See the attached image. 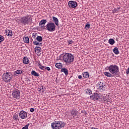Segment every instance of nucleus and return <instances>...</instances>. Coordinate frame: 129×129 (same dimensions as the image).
<instances>
[{
	"instance_id": "nucleus-1",
	"label": "nucleus",
	"mask_w": 129,
	"mask_h": 129,
	"mask_svg": "<svg viewBox=\"0 0 129 129\" xmlns=\"http://www.w3.org/2000/svg\"><path fill=\"white\" fill-rule=\"evenodd\" d=\"M62 60L65 63H72L74 61V56L71 53H66L62 57Z\"/></svg>"
},
{
	"instance_id": "nucleus-44",
	"label": "nucleus",
	"mask_w": 129,
	"mask_h": 129,
	"mask_svg": "<svg viewBox=\"0 0 129 129\" xmlns=\"http://www.w3.org/2000/svg\"><path fill=\"white\" fill-rule=\"evenodd\" d=\"M91 129H98V128L93 127H91Z\"/></svg>"
},
{
	"instance_id": "nucleus-3",
	"label": "nucleus",
	"mask_w": 129,
	"mask_h": 129,
	"mask_svg": "<svg viewBox=\"0 0 129 129\" xmlns=\"http://www.w3.org/2000/svg\"><path fill=\"white\" fill-rule=\"evenodd\" d=\"M108 70L110 73H111V74L114 75V76H116V75H118V72H119L118 67H117L116 65H110L108 67Z\"/></svg>"
},
{
	"instance_id": "nucleus-26",
	"label": "nucleus",
	"mask_w": 129,
	"mask_h": 129,
	"mask_svg": "<svg viewBox=\"0 0 129 129\" xmlns=\"http://www.w3.org/2000/svg\"><path fill=\"white\" fill-rule=\"evenodd\" d=\"M23 40L24 41V43H26V44H28V43H29L30 39L28 36L24 37Z\"/></svg>"
},
{
	"instance_id": "nucleus-15",
	"label": "nucleus",
	"mask_w": 129,
	"mask_h": 129,
	"mask_svg": "<svg viewBox=\"0 0 129 129\" xmlns=\"http://www.w3.org/2000/svg\"><path fill=\"white\" fill-rule=\"evenodd\" d=\"M22 73H24L23 70H17L14 72V75L16 76H18V74H22Z\"/></svg>"
},
{
	"instance_id": "nucleus-21",
	"label": "nucleus",
	"mask_w": 129,
	"mask_h": 129,
	"mask_svg": "<svg viewBox=\"0 0 129 129\" xmlns=\"http://www.w3.org/2000/svg\"><path fill=\"white\" fill-rule=\"evenodd\" d=\"M83 76L84 77V78H88V77H89V73L88 72H83Z\"/></svg>"
},
{
	"instance_id": "nucleus-9",
	"label": "nucleus",
	"mask_w": 129,
	"mask_h": 129,
	"mask_svg": "<svg viewBox=\"0 0 129 129\" xmlns=\"http://www.w3.org/2000/svg\"><path fill=\"white\" fill-rule=\"evenodd\" d=\"M68 6L70 9H75L77 7V2L75 1H69L68 3Z\"/></svg>"
},
{
	"instance_id": "nucleus-16",
	"label": "nucleus",
	"mask_w": 129,
	"mask_h": 129,
	"mask_svg": "<svg viewBox=\"0 0 129 129\" xmlns=\"http://www.w3.org/2000/svg\"><path fill=\"white\" fill-rule=\"evenodd\" d=\"M35 52H37V53H41V51H42V48L40 46H36L35 48Z\"/></svg>"
},
{
	"instance_id": "nucleus-4",
	"label": "nucleus",
	"mask_w": 129,
	"mask_h": 129,
	"mask_svg": "<svg viewBox=\"0 0 129 129\" xmlns=\"http://www.w3.org/2000/svg\"><path fill=\"white\" fill-rule=\"evenodd\" d=\"M13 79V76L11 73H5L3 75V80L6 82V83H9L11 82V80Z\"/></svg>"
},
{
	"instance_id": "nucleus-30",
	"label": "nucleus",
	"mask_w": 129,
	"mask_h": 129,
	"mask_svg": "<svg viewBox=\"0 0 129 129\" xmlns=\"http://www.w3.org/2000/svg\"><path fill=\"white\" fill-rule=\"evenodd\" d=\"M36 39L38 42H42L43 41V38L41 36H37Z\"/></svg>"
},
{
	"instance_id": "nucleus-27",
	"label": "nucleus",
	"mask_w": 129,
	"mask_h": 129,
	"mask_svg": "<svg viewBox=\"0 0 129 129\" xmlns=\"http://www.w3.org/2000/svg\"><path fill=\"white\" fill-rule=\"evenodd\" d=\"M108 43L110 44V45H113L114 43H115V41H114L113 39L111 38L109 39Z\"/></svg>"
},
{
	"instance_id": "nucleus-24",
	"label": "nucleus",
	"mask_w": 129,
	"mask_h": 129,
	"mask_svg": "<svg viewBox=\"0 0 129 129\" xmlns=\"http://www.w3.org/2000/svg\"><path fill=\"white\" fill-rule=\"evenodd\" d=\"M120 10V7H118L117 8H115L112 10L113 14H115V13H118Z\"/></svg>"
},
{
	"instance_id": "nucleus-46",
	"label": "nucleus",
	"mask_w": 129,
	"mask_h": 129,
	"mask_svg": "<svg viewBox=\"0 0 129 129\" xmlns=\"http://www.w3.org/2000/svg\"><path fill=\"white\" fill-rule=\"evenodd\" d=\"M27 81H30V80L28 79V80H27Z\"/></svg>"
},
{
	"instance_id": "nucleus-20",
	"label": "nucleus",
	"mask_w": 129,
	"mask_h": 129,
	"mask_svg": "<svg viewBox=\"0 0 129 129\" xmlns=\"http://www.w3.org/2000/svg\"><path fill=\"white\" fill-rule=\"evenodd\" d=\"M113 52L115 55H118V54H119V51H118V48L117 47H114V49H113Z\"/></svg>"
},
{
	"instance_id": "nucleus-47",
	"label": "nucleus",
	"mask_w": 129,
	"mask_h": 129,
	"mask_svg": "<svg viewBox=\"0 0 129 129\" xmlns=\"http://www.w3.org/2000/svg\"><path fill=\"white\" fill-rule=\"evenodd\" d=\"M59 1H62V0H59Z\"/></svg>"
},
{
	"instance_id": "nucleus-38",
	"label": "nucleus",
	"mask_w": 129,
	"mask_h": 129,
	"mask_svg": "<svg viewBox=\"0 0 129 129\" xmlns=\"http://www.w3.org/2000/svg\"><path fill=\"white\" fill-rule=\"evenodd\" d=\"M68 43L69 45H71V44H72L73 43V41H72V40H69L68 41Z\"/></svg>"
},
{
	"instance_id": "nucleus-43",
	"label": "nucleus",
	"mask_w": 129,
	"mask_h": 129,
	"mask_svg": "<svg viewBox=\"0 0 129 129\" xmlns=\"http://www.w3.org/2000/svg\"><path fill=\"white\" fill-rule=\"evenodd\" d=\"M78 78H79V79H81L82 78V76L79 75V76H78Z\"/></svg>"
},
{
	"instance_id": "nucleus-10",
	"label": "nucleus",
	"mask_w": 129,
	"mask_h": 129,
	"mask_svg": "<svg viewBox=\"0 0 129 129\" xmlns=\"http://www.w3.org/2000/svg\"><path fill=\"white\" fill-rule=\"evenodd\" d=\"M19 116L22 119H25L27 117V112L24 110L21 111L19 113Z\"/></svg>"
},
{
	"instance_id": "nucleus-25",
	"label": "nucleus",
	"mask_w": 129,
	"mask_h": 129,
	"mask_svg": "<svg viewBox=\"0 0 129 129\" xmlns=\"http://www.w3.org/2000/svg\"><path fill=\"white\" fill-rule=\"evenodd\" d=\"M78 112L76 111V110L73 109L71 111V114L72 115H74L75 116H76L77 115Z\"/></svg>"
},
{
	"instance_id": "nucleus-45",
	"label": "nucleus",
	"mask_w": 129,
	"mask_h": 129,
	"mask_svg": "<svg viewBox=\"0 0 129 129\" xmlns=\"http://www.w3.org/2000/svg\"><path fill=\"white\" fill-rule=\"evenodd\" d=\"M31 42H33V39H32V40H31Z\"/></svg>"
},
{
	"instance_id": "nucleus-19",
	"label": "nucleus",
	"mask_w": 129,
	"mask_h": 129,
	"mask_svg": "<svg viewBox=\"0 0 129 129\" xmlns=\"http://www.w3.org/2000/svg\"><path fill=\"white\" fill-rule=\"evenodd\" d=\"M61 72H63L66 76L68 75V70L65 68H61Z\"/></svg>"
},
{
	"instance_id": "nucleus-39",
	"label": "nucleus",
	"mask_w": 129,
	"mask_h": 129,
	"mask_svg": "<svg viewBox=\"0 0 129 129\" xmlns=\"http://www.w3.org/2000/svg\"><path fill=\"white\" fill-rule=\"evenodd\" d=\"M30 111L31 112H34V111H35V109L34 108H31L30 109Z\"/></svg>"
},
{
	"instance_id": "nucleus-22",
	"label": "nucleus",
	"mask_w": 129,
	"mask_h": 129,
	"mask_svg": "<svg viewBox=\"0 0 129 129\" xmlns=\"http://www.w3.org/2000/svg\"><path fill=\"white\" fill-rule=\"evenodd\" d=\"M47 23V20L43 19L41 20V21L39 22V26H43V25H45Z\"/></svg>"
},
{
	"instance_id": "nucleus-18",
	"label": "nucleus",
	"mask_w": 129,
	"mask_h": 129,
	"mask_svg": "<svg viewBox=\"0 0 129 129\" xmlns=\"http://www.w3.org/2000/svg\"><path fill=\"white\" fill-rule=\"evenodd\" d=\"M23 62L24 64H29V58H28V57H24L23 59Z\"/></svg>"
},
{
	"instance_id": "nucleus-31",
	"label": "nucleus",
	"mask_w": 129,
	"mask_h": 129,
	"mask_svg": "<svg viewBox=\"0 0 129 129\" xmlns=\"http://www.w3.org/2000/svg\"><path fill=\"white\" fill-rule=\"evenodd\" d=\"M33 44L35 45L36 46H38V45H39V46H42V43H39V41H33Z\"/></svg>"
},
{
	"instance_id": "nucleus-14",
	"label": "nucleus",
	"mask_w": 129,
	"mask_h": 129,
	"mask_svg": "<svg viewBox=\"0 0 129 129\" xmlns=\"http://www.w3.org/2000/svg\"><path fill=\"white\" fill-rule=\"evenodd\" d=\"M104 74L105 76H107V77H114V75L108 72H104Z\"/></svg>"
},
{
	"instance_id": "nucleus-11",
	"label": "nucleus",
	"mask_w": 129,
	"mask_h": 129,
	"mask_svg": "<svg viewBox=\"0 0 129 129\" xmlns=\"http://www.w3.org/2000/svg\"><path fill=\"white\" fill-rule=\"evenodd\" d=\"M97 87L99 88L101 91H104V90H105V84L101 82L98 83Z\"/></svg>"
},
{
	"instance_id": "nucleus-12",
	"label": "nucleus",
	"mask_w": 129,
	"mask_h": 129,
	"mask_svg": "<svg viewBox=\"0 0 129 129\" xmlns=\"http://www.w3.org/2000/svg\"><path fill=\"white\" fill-rule=\"evenodd\" d=\"M52 20L54 22L55 25H56V26H59V20H58V18H57V17L53 16Z\"/></svg>"
},
{
	"instance_id": "nucleus-29",
	"label": "nucleus",
	"mask_w": 129,
	"mask_h": 129,
	"mask_svg": "<svg viewBox=\"0 0 129 129\" xmlns=\"http://www.w3.org/2000/svg\"><path fill=\"white\" fill-rule=\"evenodd\" d=\"M31 74L34 76H36V77H39V74H38V73L36 72V71H32L31 72Z\"/></svg>"
},
{
	"instance_id": "nucleus-8",
	"label": "nucleus",
	"mask_w": 129,
	"mask_h": 129,
	"mask_svg": "<svg viewBox=\"0 0 129 129\" xmlns=\"http://www.w3.org/2000/svg\"><path fill=\"white\" fill-rule=\"evenodd\" d=\"M90 99L94 100V101H97L99 99H100V95L97 93H94L92 96H90Z\"/></svg>"
},
{
	"instance_id": "nucleus-36",
	"label": "nucleus",
	"mask_w": 129,
	"mask_h": 129,
	"mask_svg": "<svg viewBox=\"0 0 129 129\" xmlns=\"http://www.w3.org/2000/svg\"><path fill=\"white\" fill-rule=\"evenodd\" d=\"M14 118H15V119H18V118L19 117V115H14L13 116Z\"/></svg>"
},
{
	"instance_id": "nucleus-13",
	"label": "nucleus",
	"mask_w": 129,
	"mask_h": 129,
	"mask_svg": "<svg viewBox=\"0 0 129 129\" xmlns=\"http://www.w3.org/2000/svg\"><path fill=\"white\" fill-rule=\"evenodd\" d=\"M6 34L8 37H12L13 36V31L10 30H6Z\"/></svg>"
},
{
	"instance_id": "nucleus-17",
	"label": "nucleus",
	"mask_w": 129,
	"mask_h": 129,
	"mask_svg": "<svg viewBox=\"0 0 129 129\" xmlns=\"http://www.w3.org/2000/svg\"><path fill=\"white\" fill-rule=\"evenodd\" d=\"M55 67L58 68V69H62V67H63V65L61 62L59 63H55Z\"/></svg>"
},
{
	"instance_id": "nucleus-42",
	"label": "nucleus",
	"mask_w": 129,
	"mask_h": 129,
	"mask_svg": "<svg viewBox=\"0 0 129 129\" xmlns=\"http://www.w3.org/2000/svg\"><path fill=\"white\" fill-rule=\"evenodd\" d=\"M44 25H39L40 27H41V28H42V29H44V28H45V26H44Z\"/></svg>"
},
{
	"instance_id": "nucleus-2",
	"label": "nucleus",
	"mask_w": 129,
	"mask_h": 129,
	"mask_svg": "<svg viewBox=\"0 0 129 129\" xmlns=\"http://www.w3.org/2000/svg\"><path fill=\"white\" fill-rule=\"evenodd\" d=\"M65 126V122L61 121H55L51 123L52 129H61Z\"/></svg>"
},
{
	"instance_id": "nucleus-37",
	"label": "nucleus",
	"mask_w": 129,
	"mask_h": 129,
	"mask_svg": "<svg viewBox=\"0 0 129 129\" xmlns=\"http://www.w3.org/2000/svg\"><path fill=\"white\" fill-rule=\"evenodd\" d=\"M45 70H47V71H50V70H51V69L49 67H45Z\"/></svg>"
},
{
	"instance_id": "nucleus-5",
	"label": "nucleus",
	"mask_w": 129,
	"mask_h": 129,
	"mask_svg": "<svg viewBox=\"0 0 129 129\" xmlns=\"http://www.w3.org/2000/svg\"><path fill=\"white\" fill-rule=\"evenodd\" d=\"M30 22H32V18L31 16H29V15L22 17L20 18V23L22 24V25H24V26L28 25Z\"/></svg>"
},
{
	"instance_id": "nucleus-32",
	"label": "nucleus",
	"mask_w": 129,
	"mask_h": 129,
	"mask_svg": "<svg viewBox=\"0 0 129 129\" xmlns=\"http://www.w3.org/2000/svg\"><path fill=\"white\" fill-rule=\"evenodd\" d=\"M45 89L43 87V86L40 87L38 88V91H41V92H44L45 91Z\"/></svg>"
},
{
	"instance_id": "nucleus-33",
	"label": "nucleus",
	"mask_w": 129,
	"mask_h": 129,
	"mask_svg": "<svg viewBox=\"0 0 129 129\" xmlns=\"http://www.w3.org/2000/svg\"><path fill=\"white\" fill-rule=\"evenodd\" d=\"M5 41V38L3 35H0V44L2 43V42H4Z\"/></svg>"
},
{
	"instance_id": "nucleus-34",
	"label": "nucleus",
	"mask_w": 129,
	"mask_h": 129,
	"mask_svg": "<svg viewBox=\"0 0 129 129\" xmlns=\"http://www.w3.org/2000/svg\"><path fill=\"white\" fill-rule=\"evenodd\" d=\"M86 30H87V29H90V24H88L85 25Z\"/></svg>"
},
{
	"instance_id": "nucleus-7",
	"label": "nucleus",
	"mask_w": 129,
	"mask_h": 129,
	"mask_svg": "<svg viewBox=\"0 0 129 129\" xmlns=\"http://www.w3.org/2000/svg\"><path fill=\"white\" fill-rule=\"evenodd\" d=\"M12 96L16 99H20V97L21 96V92L19 90H15L12 92Z\"/></svg>"
},
{
	"instance_id": "nucleus-23",
	"label": "nucleus",
	"mask_w": 129,
	"mask_h": 129,
	"mask_svg": "<svg viewBox=\"0 0 129 129\" xmlns=\"http://www.w3.org/2000/svg\"><path fill=\"white\" fill-rule=\"evenodd\" d=\"M85 92L86 93V94H92V91L90 89H87L85 90Z\"/></svg>"
},
{
	"instance_id": "nucleus-35",
	"label": "nucleus",
	"mask_w": 129,
	"mask_h": 129,
	"mask_svg": "<svg viewBox=\"0 0 129 129\" xmlns=\"http://www.w3.org/2000/svg\"><path fill=\"white\" fill-rule=\"evenodd\" d=\"M37 34L36 33H33L32 37H33V39H35L36 38V37H37Z\"/></svg>"
},
{
	"instance_id": "nucleus-40",
	"label": "nucleus",
	"mask_w": 129,
	"mask_h": 129,
	"mask_svg": "<svg viewBox=\"0 0 129 129\" xmlns=\"http://www.w3.org/2000/svg\"><path fill=\"white\" fill-rule=\"evenodd\" d=\"M126 75H128V74H129V67L126 71Z\"/></svg>"
},
{
	"instance_id": "nucleus-28",
	"label": "nucleus",
	"mask_w": 129,
	"mask_h": 129,
	"mask_svg": "<svg viewBox=\"0 0 129 129\" xmlns=\"http://www.w3.org/2000/svg\"><path fill=\"white\" fill-rule=\"evenodd\" d=\"M38 66L39 67L40 69L41 70H45L46 66H42V64H41L40 63H38Z\"/></svg>"
},
{
	"instance_id": "nucleus-41",
	"label": "nucleus",
	"mask_w": 129,
	"mask_h": 129,
	"mask_svg": "<svg viewBox=\"0 0 129 129\" xmlns=\"http://www.w3.org/2000/svg\"><path fill=\"white\" fill-rule=\"evenodd\" d=\"M105 100H106V101H107V102H110V99H109V98H108V99H107H107H105Z\"/></svg>"
},
{
	"instance_id": "nucleus-6",
	"label": "nucleus",
	"mask_w": 129,
	"mask_h": 129,
	"mask_svg": "<svg viewBox=\"0 0 129 129\" xmlns=\"http://www.w3.org/2000/svg\"><path fill=\"white\" fill-rule=\"evenodd\" d=\"M46 30L49 32H54L56 30V25L53 22H49L46 25Z\"/></svg>"
}]
</instances>
